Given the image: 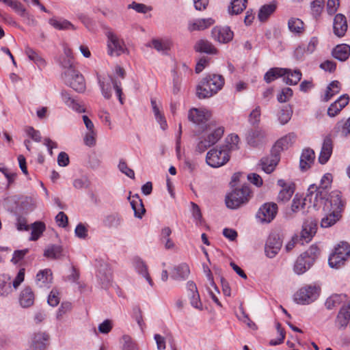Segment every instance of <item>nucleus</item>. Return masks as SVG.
Wrapping results in <instances>:
<instances>
[{"mask_svg":"<svg viewBox=\"0 0 350 350\" xmlns=\"http://www.w3.org/2000/svg\"><path fill=\"white\" fill-rule=\"evenodd\" d=\"M332 182V175L329 173L324 174L319 186L311 185L309 187L305 201L309 202L314 208L319 209L327 196V189L330 187Z\"/></svg>","mask_w":350,"mask_h":350,"instance_id":"f257e3e1","label":"nucleus"},{"mask_svg":"<svg viewBox=\"0 0 350 350\" xmlns=\"http://www.w3.org/2000/svg\"><path fill=\"white\" fill-rule=\"evenodd\" d=\"M204 127V133L196 147V150L200 153L217 143L224 133V128L215 121L208 122Z\"/></svg>","mask_w":350,"mask_h":350,"instance_id":"f03ea898","label":"nucleus"},{"mask_svg":"<svg viewBox=\"0 0 350 350\" xmlns=\"http://www.w3.org/2000/svg\"><path fill=\"white\" fill-rule=\"evenodd\" d=\"M350 257V246L346 242H340L330 254L328 263L332 268L339 269L345 265Z\"/></svg>","mask_w":350,"mask_h":350,"instance_id":"7ed1b4c3","label":"nucleus"},{"mask_svg":"<svg viewBox=\"0 0 350 350\" xmlns=\"http://www.w3.org/2000/svg\"><path fill=\"white\" fill-rule=\"evenodd\" d=\"M250 193V189L247 185H243L241 189H234L226 196L227 207L231 209L238 208L248 201Z\"/></svg>","mask_w":350,"mask_h":350,"instance_id":"20e7f679","label":"nucleus"},{"mask_svg":"<svg viewBox=\"0 0 350 350\" xmlns=\"http://www.w3.org/2000/svg\"><path fill=\"white\" fill-rule=\"evenodd\" d=\"M323 205V211H332L341 214L346 206V200L343 198L342 193L338 190L332 191L321 204Z\"/></svg>","mask_w":350,"mask_h":350,"instance_id":"39448f33","label":"nucleus"},{"mask_svg":"<svg viewBox=\"0 0 350 350\" xmlns=\"http://www.w3.org/2000/svg\"><path fill=\"white\" fill-rule=\"evenodd\" d=\"M98 81L101 93L105 98L109 99L111 97V85H113L120 103L123 104V99L122 98V91L120 82H118L110 75L103 77H98Z\"/></svg>","mask_w":350,"mask_h":350,"instance_id":"423d86ee","label":"nucleus"},{"mask_svg":"<svg viewBox=\"0 0 350 350\" xmlns=\"http://www.w3.org/2000/svg\"><path fill=\"white\" fill-rule=\"evenodd\" d=\"M230 159V154L221 146L211 149L206 154V163L212 167H219Z\"/></svg>","mask_w":350,"mask_h":350,"instance_id":"0eeeda50","label":"nucleus"},{"mask_svg":"<svg viewBox=\"0 0 350 350\" xmlns=\"http://www.w3.org/2000/svg\"><path fill=\"white\" fill-rule=\"evenodd\" d=\"M319 291L320 288L316 286H306L295 294L294 299L299 304H309L317 299Z\"/></svg>","mask_w":350,"mask_h":350,"instance_id":"6e6552de","label":"nucleus"},{"mask_svg":"<svg viewBox=\"0 0 350 350\" xmlns=\"http://www.w3.org/2000/svg\"><path fill=\"white\" fill-rule=\"evenodd\" d=\"M64 80L67 85L77 92L81 93L85 90L84 77L76 70H70L68 72H64Z\"/></svg>","mask_w":350,"mask_h":350,"instance_id":"1a4fd4ad","label":"nucleus"},{"mask_svg":"<svg viewBox=\"0 0 350 350\" xmlns=\"http://www.w3.org/2000/svg\"><path fill=\"white\" fill-rule=\"evenodd\" d=\"M107 53L110 56H119L126 51V45L122 39L112 31L107 33Z\"/></svg>","mask_w":350,"mask_h":350,"instance_id":"9d476101","label":"nucleus"},{"mask_svg":"<svg viewBox=\"0 0 350 350\" xmlns=\"http://www.w3.org/2000/svg\"><path fill=\"white\" fill-rule=\"evenodd\" d=\"M212 113L206 108H192L188 113L189 120L193 123L202 127L206 126L211 119Z\"/></svg>","mask_w":350,"mask_h":350,"instance_id":"9b49d317","label":"nucleus"},{"mask_svg":"<svg viewBox=\"0 0 350 350\" xmlns=\"http://www.w3.org/2000/svg\"><path fill=\"white\" fill-rule=\"evenodd\" d=\"M49 338V334L45 332L34 333L31 336L29 345L25 350H46Z\"/></svg>","mask_w":350,"mask_h":350,"instance_id":"f8f14e48","label":"nucleus"},{"mask_svg":"<svg viewBox=\"0 0 350 350\" xmlns=\"http://www.w3.org/2000/svg\"><path fill=\"white\" fill-rule=\"evenodd\" d=\"M278 213V205L273 202L265 203L256 213V217L262 223H269Z\"/></svg>","mask_w":350,"mask_h":350,"instance_id":"ddd939ff","label":"nucleus"},{"mask_svg":"<svg viewBox=\"0 0 350 350\" xmlns=\"http://www.w3.org/2000/svg\"><path fill=\"white\" fill-rule=\"evenodd\" d=\"M96 278L101 288L107 289L112 284V273L109 266L106 264L100 265Z\"/></svg>","mask_w":350,"mask_h":350,"instance_id":"4468645a","label":"nucleus"},{"mask_svg":"<svg viewBox=\"0 0 350 350\" xmlns=\"http://www.w3.org/2000/svg\"><path fill=\"white\" fill-rule=\"evenodd\" d=\"M282 242L279 237L275 235L269 236L265 246V255L269 258H274L280 252Z\"/></svg>","mask_w":350,"mask_h":350,"instance_id":"2eb2a0df","label":"nucleus"},{"mask_svg":"<svg viewBox=\"0 0 350 350\" xmlns=\"http://www.w3.org/2000/svg\"><path fill=\"white\" fill-rule=\"evenodd\" d=\"M190 304L196 309L203 310V305L200 300V294L196 284L193 281H188L186 284Z\"/></svg>","mask_w":350,"mask_h":350,"instance_id":"dca6fc26","label":"nucleus"},{"mask_svg":"<svg viewBox=\"0 0 350 350\" xmlns=\"http://www.w3.org/2000/svg\"><path fill=\"white\" fill-rule=\"evenodd\" d=\"M213 39L220 43H227L233 38V32L228 27H215L211 31Z\"/></svg>","mask_w":350,"mask_h":350,"instance_id":"f3484780","label":"nucleus"},{"mask_svg":"<svg viewBox=\"0 0 350 350\" xmlns=\"http://www.w3.org/2000/svg\"><path fill=\"white\" fill-rule=\"evenodd\" d=\"M333 150V141L330 136H326L322 144L319 156V161L321 164H325L329 159Z\"/></svg>","mask_w":350,"mask_h":350,"instance_id":"a211bd4d","label":"nucleus"},{"mask_svg":"<svg viewBox=\"0 0 350 350\" xmlns=\"http://www.w3.org/2000/svg\"><path fill=\"white\" fill-rule=\"evenodd\" d=\"M60 95L63 103L68 107L78 113H83L85 111L84 107L81 105L77 100L74 98L68 92L62 90Z\"/></svg>","mask_w":350,"mask_h":350,"instance_id":"6ab92c4d","label":"nucleus"},{"mask_svg":"<svg viewBox=\"0 0 350 350\" xmlns=\"http://www.w3.org/2000/svg\"><path fill=\"white\" fill-rule=\"evenodd\" d=\"M278 185L282 187L278 196V201H288L294 193V185L286 183L285 180L280 179L278 180Z\"/></svg>","mask_w":350,"mask_h":350,"instance_id":"aec40b11","label":"nucleus"},{"mask_svg":"<svg viewBox=\"0 0 350 350\" xmlns=\"http://www.w3.org/2000/svg\"><path fill=\"white\" fill-rule=\"evenodd\" d=\"M349 97L347 94L340 96L328 107L327 115L329 117L336 116L348 103Z\"/></svg>","mask_w":350,"mask_h":350,"instance_id":"412c9836","label":"nucleus"},{"mask_svg":"<svg viewBox=\"0 0 350 350\" xmlns=\"http://www.w3.org/2000/svg\"><path fill=\"white\" fill-rule=\"evenodd\" d=\"M316 233V224L312 221H307L303 225V229L299 237L301 245L308 243Z\"/></svg>","mask_w":350,"mask_h":350,"instance_id":"4be33fe9","label":"nucleus"},{"mask_svg":"<svg viewBox=\"0 0 350 350\" xmlns=\"http://www.w3.org/2000/svg\"><path fill=\"white\" fill-rule=\"evenodd\" d=\"M334 33L338 37H342L347 30L346 17L342 14H338L334 18Z\"/></svg>","mask_w":350,"mask_h":350,"instance_id":"5701e85b","label":"nucleus"},{"mask_svg":"<svg viewBox=\"0 0 350 350\" xmlns=\"http://www.w3.org/2000/svg\"><path fill=\"white\" fill-rule=\"evenodd\" d=\"M214 22L211 18L193 19L189 21L188 30L189 31H202L211 26Z\"/></svg>","mask_w":350,"mask_h":350,"instance_id":"b1692460","label":"nucleus"},{"mask_svg":"<svg viewBox=\"0 0 350 350\" xmlns=\"http://www.w3.org/2000/svg\"><path fill=\"white\" fill-rule=\"evenodd\" d=\"M133 266L135 271L142 277H144L148 284L152 286L154 283L148 273V267L145 262L140 258L136 257L133 260Z\"/></svg>","mask_w":350,"mask_h":350,"instance_id":"393cba45","label":"nucleus"},{"mask_svg":"<svg viewBox=\"0 0 350 350\" xmlns=\"http://www.w3.org/2000/svg\"><path fill=\"white\" fill-rule=\"evenodd\" d=\"M315 154L312 149H304L300 157L299 166L301 171H306L313 163Z\"/></svg>","mask_w":350,"mask_h":350,"instance_id":"a878e982","label":"nucleus"},{"mask_svg":"<svg viewBox=\"0 0 350 350\" xmlns=\"http://www.w3.org/2000/svg\"><path fill=\"white\" fill-rule=\"evenodd\" d=\"M246 138L247 143L250 146L256 147L264 142L265 138V133L262 130L256 129L250 131L247 133Z\"/></svg>","mask_w":350,"mask_h":350,"instance_id":"bb28decb","label":"nucleus"},{"mask_svg":"<svg viewBox=\"0 0 350 350\" xmlns=\"http://www.w3.org/2000/svg\"><path fill=\"white\" fill-rule=\"evenodd\" d=\"M35 295L29 286L23 289L19 295V303L23 308H29L34 303Z\"/></svg>","mask_w":350,"mask_h":350,"instance_id":"cd10ccee","label":"nucleus"},{"mask_svg":"<svg viewBox=\"0 0 350 350\" xmlns=\"http://www.w3.org/2000/svg\"><path fill=\"white\" fill-rule=\"evenodd\" d=\"M49 24L57 30H75V26L69 21L63 18L53 17L49 20Z\"/></svg>","mask_w":350,"mask_h":350,"instance_id":"c85d7f7f","label":"nucleus"},{"mask_svg":"<svg viewBox=\"0 0 350 350\" xmlns=\"http://www.w3.org/2000/svg\"><path fill=\"white\" fill-rule=\"evenodd\" d=\"M332 54L335 59L345 62L350 55V46L346 44H338L334 48Z\"/></svg>","mask_w":350,"mask_h":350,"instance_id":"c756f323","label":"nucleus"},{"mask_svg":"<svg viewBox=\"0 0 350 350\" xmlns=\"http://www.w3.org/2000/svg\"><path fill=\"white\" fill-rule=\"evenodd\" d=\"M52 279V272L49 269L40 271L36 275V282L40 288L49 287Z\"/></svg>","mask_w":350,"mask_h":350,"instance_id":"7c9ffc66","label":"nucleus"},{"mask_svg":"<svg viewBox=\"0 0 350 350\" xmlns=\"http://www.w3.org/2000/svg\"><path fill=\"white\" fill-rule=\"evenodd\" d=\"M214 90L207 85L206 81H201L196 88V94L199 98H207L213 96L217 94L216 87L214 86Z\"/></svg>","mask_w":350,"mask_h":350,"instance_id":"2f4dec72","label":"nucleus"},{"mask_svg":"<svg viewBox=\"0 0 350 350\" xmlns=\"http://www.w3.org/2000/svg\"><path fill=\"white\" fill-rule=\"evenodd\" d=\"M202 81H206L207 85H208L211 90H214V86H215L217 92L222 88L224 84V77L221 75L215 74H210L203 78Z\"/></svg>","mask_w":350,"mask_h":350,"instance_id":"473e14b6","label":"nucleus"},{"mask_svg":"<svg viewBox=\"0 0 350 350\" xmlns=\"http://www.w3.org/2000/svg\"><path fill=\"white\" fill-rule=\"evenodd\" d=\"M278 155L271 154L270 157H264L260 160L262 170L267 174L271 173L279 161Z\"/></svg>","mask_w":350,"mask_h":350,"instance_id":"72a5a7b5","label":"nucleus"},{"mask_svg":"<svg viewBox=\"0 0 350 350\" xmlns=\"http://www.w3.org/2000/svg\"><path fill=\"white\" fill-rule=\"evenodd\" d=\"M130 203L132 209L134 211L135 217L139 219H142L146 212V209L144 206L142 200L138 194L133 196Z\"/></svg>","mask_w":350,"mask_h":350,"instance_id":"f704fd0d","label":"nucleus"},{"mask_svg":"<svg viewBox=\"0 0 350 350\" xmlns=\"http://www.w3.org/2000/svg\"><path fill=\"white\" fill-rule=\"evenodd\" d=\"M309 259L306 256H304V254H301L294 265V271L298 275L304 273L313 265V263L309 264Z\"/></svg>","mask_w":350,"mask_h":350,"instance_id":"c9c22d12","label":"nucleus"},{"mask_svg":"<svg viewBox=\"0 0 350 350\" xmlns=\"http://www.w3.org/2000/svg\"><path fill=\"white\" fill-rule=\"evenodd\" d=\"M190 273L189 266L186 263H182L175 267L172 272V278L174 280H185Z\"/></svg>","mask_w":350,"mask_h":350,"instance_id":"e433bc0d","label":"nucleus"},{"mask_svg":"<svg viewBox=\"0 0 350 350\" xmlns=\"http://www.w3.org/2000/svg\"><path fill=\"white\" fill-rule=\"evenodd\" d=\"M325 216L322 218L321 221V226L323 228H329L334 226L337 221H338L341 217V214H338L337 211L333 213L332 211H324Z\"/></svg>","mask_w":350,"mask_h":350,"instance_id":"4c0bfd02","label":"nucleus"},{"mask_svg":"<svg viewBox=\"0 0 350 350\" xmlns=\"http://www.w3.org/2000/svg\"><path fill=\"white\" fill-rule=\"evenodd\" d=\"M285 70H288L286 72L285 75L283 76L285 83L289 85H297L301 79V72L298 69L293 70L289 68H285Z\"/></svg>","mask_w":350,"mask_h":350,"instance_id":"58836bf2","label":"nucleus"},{"mask_svg":"<svg viewBox=\"0 0 350 350\" xmlns=\"http://www.w3.org/2000/svg\"><path fill=\"white\" fill-rule=\"evenodd\" d=\"M122 222L123 219L122 216L117 213L106 215L103 220V223L105 226L113 228H119L122 225Z\"/></svg>","mask_w":350,"mask_h":350,"instance_id":"ea45409f","label":"nucleus"},{"mask_svg":"<svg viewBox=\"0 0 350 350\" xmlns=\"http://www.w3.org/2000/svg\"><path fill=\"white\" fill-rule=\"evenodd\" d=\"M150 46H152L158 52L165 53L169 51L172 46V41L170 39H153Z\"/></svg>","mask_w":350,"mask_h":350,"instance_id":"a19ab883","label":"nucleus"},{"mask_svg":"<svg viewBox=\"0 0 350 350\" xmlns=\"http://www.w3.org/2000/svg\"><path fill=\"white\" fill-rule=\"evenodd\" d=\"M341 90V84L338 81H332L327 87L325 93L322 98L324 102L329 101L334 96L338 94Z\"/></svg>","mask_w":350,"mask_h":350,"instance_id":"79ce46f5","label":"nucleus"},{"mask_svg":"<svg viewBox=\"0 0 350 350\" xmlns=\"http://www.w3.org/2000/svg\"><path fill=\"white\" fill-rule=\"evenodd\" d=\"M25 54L27 55L29 60L33 62L37 66L42 69L46 66V61L36 51L31 48L25 49Z\"/></svg>","mask_w":350,"mask_h":350,"instance_id":"37998d69","label":"nucleus"},{"mask_svg":"<svg viewBox=\"0 0 350 350\" xmlns=\"http://www.w3.org/2000/svg\"><path fill=\"white\" fill-rule=\"evenodd\" d=\"M288 70H285V68H270L265 75L264 79L265 81L269 83L276 79L283 77L285 75L286 72Z\"/></svg>","mask_w":350,"mask_h":350,"instance_id":"c03bdc74","label":"nucleus"},{"mask_svg":"<svg viewBox=\"0 0 350 350\" xmlns=\"http://www.w3.org/2000/svg\"><path fill=\"white\" fill-rule=\"evenodd\" d=\"M276 9V3L272 2L269 4L262 5L258 12V18L260 21H266Z\"/></svg>","mask_w":350,"mask_h":350,"instance_id":"a18cd8bd","label":"nucleus"},{"mask_svg":"<svg viewBox=\"0 0 350 350\" xmlns=\"http://www.w3.org/2000/svg\"><path fill=\"white\" fill-rule=\"evenodd\" d=\"M293 110L290 105H286L281 108L278 113V120L280 124L284 125L289 122L292 117Z\"/></svg>","mask_w":350,"mask_h":350,"instance_id":"49530a36","label":"nucleus"},{"mask_svg":"<svg viewBox=\"0 0 350 350\" xmlns=\"http://www.w3.org/2000/svg\"><path fill=\"white\" fill-rule=\"evenodd\" d=\"M151 105H152V111H153V113H154V117H155L157 121L160 124L161 128L163 130H165L167 126V122H166L163 115L161 113L159 108L157 106V101L155 99H154V98L151 99Z\"/></svg>","mask_w":350,"mask_h":350,"instance_id":"de8ad7c7","label":"nucleus"},{"mask_svg":"<svg viewBox=\"0 0 350 350\" xmlns=\"http://www.w3.org/2000/svg\"><path fill=\"white\" fill-rule=\"evenodd\" d=\"M12 291L10 278L6 275H0V296L6 297Z\"/></svg>","mask_w":350,"mask_h":350,"instance_id":"09e8293b","label":"nucleus"},{"mask_svg":"<svg viewBox=\"0 0 350 350\" xmlns=\"http://www.w3.org/2000/svg\"><path fill=\"white\" fill-rule=\"evenodd\" d=\"M195 49L197 51L208 54H215L217 53V49L210 42L203 40L196 43Z\"/></svg>","mask_w":350,"mask_h":350,"instance_id":"8fccbe9b","label":"nucleus"},{"mask_svg":"<svg viewBox=\"0 0 350 350\" xmlns=\"http://www.w3.org/2000/svg\"><path fill=\"white\" fill-rule=\"evenodd\" d=\"M247 0H232L228 8L230 14H239L246 8Z\"/></svg>","mask_w":350,"mask_h":350,"instance_id":"3c124183","label":"nucleus"},{"mask_svg":"<svg viewBox=\"0 0 350 350\" xmlns=\"http://www.w3.org/2000/svg\"><path fill=\"white\" fill-rule=\"evenodd\" d=\"M44 255L49 258H59L62 256V247L61 245H51L44 250Z\"/></svg>","mask_w":350,"mask_h":350,"instance_id":"603ef678","label":"nucleus"},{"mask_svg":"<svg viewBox=\"0 0 350 350\" xmlns=\"http://www.w3.org/2000/svg\"><path fill=\"white\" fill-rule=\"evenodd\" d=\"M288 27L291 32L299 34L304 31V23L297 18H291L288 20Z\"/></svg>","mask_w":350,"mask_h":350,"instance_id":"864d4df0","label":"nucleus"},{"mask_svg":"<svg viewBox=\"0 0 350 350\" xmlns=\"http://www.w3.org/2000/svg\"><path fill=\"white\" fill-rule=\"evenodd\" d=\"M45 224L42 221H36L32 224L31 241L38 240L45 230Z\"/></svg>","mask_w":350,"mask_h":350,"instance_id":"5fc2aeb1","label":"nucleus"},{"mask_svg":"<svg viewBox=\"0 0 350 350\" xmlns=\"http://www.w3.org/2000/svg\"><path fill=\"white\" fill-rule=\"evenodd\" d=\"M239 142V136L235 134H231L226 137V144L222 145L221 146L224 148H226L228 152L230 154L231 151L235 150L238 148Z\"/></svg>","mask_w":350,"mask_h":350,"instance_id":"6e6d98bb","label":"nucleus"},{"mask_svg":"<svg viewBox=\"0 0 350 350\" xmlns=\"http://www.w3.org/2000/svg\"><path fill=\"white\" fill-rule=\"evenodd\" d=\"M325 7V0H314L310 3V13L315 18H319Z\"/></svg>","mask_w":350,"mask_h":350,"instance_id":"4d7b16f0","label":"nucleus"},{"mask_svg":"<svg viewBox=\"0 0 350 350\" xmlns=\"http://www.w3.org/2000/svg\"><path fill=\"white\" fill-rule=\"evenodd\" d=\"M121 343L122 350H139L137 342L129 335L122 336Z\"/></svg>","mask_w":350,"mask_h":350,"instance_id":"13d9d810","label":"nucleus"},{"mask_svg":"<svg viewBox=\"0 0 350 350\" xmlns=\"http://www.w3.org/2000/svg\"><path fill=\"white\" fill-rule=\"evenodd\" d=\"M8 5L12 8L21 16L31 20L32 22L33 21V16L27 12L21 3L12 0Z\"/></svg>","mask_w":350,"mask_h":350,"instance_id":"bf43d9fd","label":"nucleus"},{"mask_svg":"<svg viewBox=\"0 0 350 350\" xmlns=\"http://www.w3.org/2000/svg\"><path fill=\"white\" fill-rule=\"evenodd\" d=\"M345 296L342 295H332L329 297H328L325 303V307L332 310L337 306H338L342 301Z\"/></svg>","mask_w":350,"mask_h":350,"instance_id":"052dcab7","label":"nucleus"},{"mask_svg":"<svg viewBox=\"0 0 350 350\" xmlns=\"http://www.w3.org/2000/svg\"><path fill=\"white\" fill-rule=\"evenodd\" d=\"M261 109L259 105L255 107V108L250 112L248 120L252 125H258L260 121Z\"/></svg>","mask_w":350,"mask_h":350,"instance_id":"680f3d73","label":"nucleus"},{"mask_svg":"<svg viewBox=\"0 0 350 350\" xmlns=\"http://www.w3.org/2000/svg\"><path fill=\"white\" fill-rule=\"evenodd\" d=\"M88 226L79 223L75 229V236L80 239H85L88 237Z\"/></svg>","mask_w":350,"mask_h":350,"instance_id":"e2e57ef3","label":"nucleus"},{"mask_svg":"<svg viewBox=\"0 0 350 350\" xmlns=\"http://www.w3.org/2000/svg\"><path fill=\"white\" fill-rule=\"evenodd\" d=\"M72 304L70 302H62L56 312V319L61 321L64 315L71 310Z\"/></svg>","mask_w":350,"mask_h":350,"instance_id":"0e129e2a","label":"nucleus"},{"mask_svg":"<svg viewBox=\"0 0 350 350\" xmlns=\"http://www.w3.org/2000/svg\"><path fill=\"white\" fill-rule=\"evenodd\" d=\"M119 170L126 176L134 178H135V172L134 171L129 167L126 163L123 160L120 159L118 165Z\"/></svg>","mask_w":350,"mask_h":350,"instance_id":"69168bd1","label":"nucleus"},{"mask_svg":"<svg viewBox=\"0 0 350 350\" xmlns=\"http://www.w3.org/2000/svg\"><path fill=\"white\" fill-rule=\"evenodd\" d=\"M294 137L291 135H286L277 141L274 146V148L277 150L286 149L288 144Z\"/></svg>","mask_w":350,"mask_h":350,"instance_id":"338daca9","label":"nucleus"},{"mask_svg":"<svg viewBox=\"0 0 350 350\" xmlns=\"http://www.w3.org/2000/svg\"><path fill=\"white\" fill-rule=\"evenodd\" d=\"M304 256H306L309 259L310 263H314L315 259L319 254V249L314 245H312L310 248L303 253Z\"/></svg>","mask_w":350,"mask_h":350,"instance_id":"774afa93","label":"nucleus"}]
</instances>
